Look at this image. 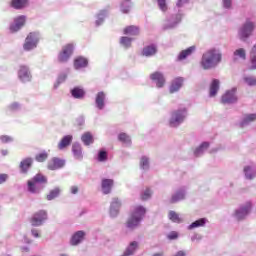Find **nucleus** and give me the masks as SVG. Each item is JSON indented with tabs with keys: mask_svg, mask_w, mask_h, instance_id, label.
<instances>
[{
	"mask_svg": "<svg viewBox=\"0 0 256 256\" xmlns=\"http://www.w3.org/2000/svg\"><path fill=\"white\" fill-rule=\"evenodd\" d=\"M221 59H223L221 51L219 49L211 48L203 53L200 65L202 69L209 71V69H215V67L221 63Z\"/></svg>",
	"mask_w": 256,
	"mask_h": 256,
	"instance_id": "nucleus-1",
	"label": "nucleus"
},
{
	"mask_svg": "<svg viewBox=\"0 0 256 256\" xmlns=\"http://www.w3.org/2000/svg\"><path fill=\"white\" fill-rule=\"evenodd\" d=\"M145 213H147V209H145V207L141 205L134 207L131 215L126 221V227L129 231H135V229L139 227L145 217Z\"/></svg>",
	"mask_w": 256,
	"mask_h": 256,
	"instance_id": "nucleus-2",
	"label": "nucleus"
},
{
	"mask_svg": "<svg viewBox=\"0 0 256 256\" xmlns=\"http://www.w3.org/2000/svg\"><path fill=\"white\" fill-rule=\"evenodd\" d=\"M45 185H47V178L43 174L38 173L32 179L28 180L27 189L33 195H39L45 189Z\"/></svg>",
	"mask_w": 256,
	"mask_h": 256,
	"instance_id": "nucleus-3",
	"label": "nucleus"
},
{
	"mask_svg": "<svg viewBox=\"0 0 256 256\" xmlns=\"http://www.w3.org/2000/svg\"><path fill=\"white\" fill-rule=\"evenodd\" d=\"M188 115H189V110L185 106H180L177 109H174L170 113V119H169L170 127H179V125L185 122V119H187Z\"/></svg>",
	"mask_w": 256,
	"mask_h": 256,
	"instance_id": "nucleus-4",
	"label": "nucleus"
},
{
	"mask_svg": "<svg viewBox=\"0 0 256 256\" xmlns=\"http://www.w3.org/2000/svg\"><path fill=\"white\" fill-rule=\"evenodd\" d=\"M183 19V15L181 13L178 14H172L166 18L163 24L164 31H170L173 29H177L179 27V24L181 23Z\"/></svg>",
	"mask_w": 256,
	"mask_h": 256,
	"instance_id": "nucleus-5",
	"label": "nucleus"
},
{
	"mask_svg": "<svg viewBox=\"0 0 256 256\" xmlns=\"http://www.w3.org/2000/svg\"><path fill=\"white\" fill-rule=\"evenodd\" d=\"M253 31H255V23L251 20H246V22L240 27L238 31V35L242 41L249 39L251 35H253Z\"/></svg>",
	"mask_w": 256,
	"mask_h": 256,
	"instance_id": "nucleus-6",
	"label": "nucleus"
},
{
	"mask_svg": "<svg viewBox=\"0 0 256 256\" xmlns=\"http://www.w3.org/2000/svg\"><path fill=\"white\" fill-rule=\"evenodd\" d=\"M39 32H31L25 39V43L23 45L24 51H33V49H37V45L39 43Z\"/></svg>",
	"mask_w": 256,
	"mask_h": 256,
	"instance_id": "nucleus-7",
	"label": "nucleus"
},
{
	"mask_svg": "<svg viewBox=\"0 0 256 256\" xmlns=\"http://www.w3.org/2000/svg\"><path fill=\"white\" fill-rule=\"evenodd\" d=\"M253 207V204L251 202H246L242 206H240L238 209L235 210L234 212V218L237 221H243L249 213H251V209Z\"/></svg>",
	"mask_w": 256,
	"mask_h": 256,
	"instance_id": "nucleus-8",
	"label": "nucleus"
},
{
	"mask_svg": "<svg viewBox=\"0 0 256 256\" xmlns=\"http://www.w3.org/2000/svg\"><path fill=\"white\" fill-rule=\"evenodd\" d=\"M73 51H75V45L67 44L62 47V51L58 54L59 63H67L69 59H71V55H73Z\"/></svg>",
	"mask_w": 256,
	"mask_h": 256,
	"instance_id": "nucleus-9",
	"label": "nucleus"
},
{
	"mask_svg": "<svg viewBox=\"0 0 256 256\" xmlns=\"http://www.w3.org/2000/svg\"><path fill=\"white\" fill-rule=\"evenodd\" d=\"M48 216H47V211L45 210H40L36 213L33 214L31 218V226L32 227H41L45 221H47Z\"/></svg>",
	"mask_w": 256,
	"mask_h": 256,
	"instance_id": "nucleus-10",
	"label": "nucleus"
},
{
	"mask_svg": "<svg viewBox=\"0 0 256 256\" xmlns=\"http://www.w3.org/2000/svg\"><path fill=\"white\" fill-rule=\"evenodd\" d=\"M237 88H232L231 90H228L225 92V94L222 96V103L224 105H233V103H237Z\"/></svg>",
	"mask_w": 256,
	"mask_h": 256,
	"instance_id": "nucleus-11",
	"label": "nucleus"
},
{
	"mask_svg": "<svg viewBox=\"0 0 256 256\" xmlns=\"http://www.w3.org/2000/svg\"><path fill=\"white\" fill-rule=\"evenodd\" d=\"M186 197H187V188L180 187L172 194L170 198V203H179V201H185Z\"/></svg>",
	"mask_w": 256,
	"mask_h": 256,
	"instance_id": "nucleus-12",
	"label": "nucleus"
},
{
	"mask_svg": "<svg viewBox=\"0 0 256 256\" xmlns=\"http://www.w3.org/2000/svg\"><path fill=\"white\" fill-rule=\"evenodd\" d=\"M65 159L53 157L50 161H48V169L49 171H57L59 169H63L65 167Z\"/></svg>",
	"mask_w": 256,
	"mask_h": 256,
	"instance_id": "nucleus-13",
	"label": "nucleus"
},
{
	"mask_svg": "<svg viewBox=\"0 0 256 256\" xmlns=\"http://www.w3.org/2000/svg\"><path fill=\"white\" fill-rule=\"evenodd\" d=\"M31 167H33V158L27 157L22 159L19 164L21 175H27L31 171Z\"/></svg>",
	"mask_w": 256,
	"mask_h": 256,
	"instance_id": "nucleus-14",
	"label": "nucleus"
},
{
	"mask_svg": "<svg viewBox=\"0 0 256 256\" xmlns=\"http://www.w3.org/2000/svg\"><path fill=\"white\" fill-rule=\"evenodd\" d=\"M18 77L22 83H29L31 81V70L29 66L22 65L18 71Z\"/></svg>",
	"mask_w": 256,
	"mask_h": 256,
	"instance_id": "nucleus-15",
	"label": "nucleus"
},
{
	"mask_svg": "<svg viewBox=\"0 0 256 256\" xmlns=\"http://www.w3.org/2000/svg\"><path fill=\"white\" fill-rule=\"evenodd\" d=\"M27 17L24 15L18 16L14 19V22L10 25V31L12 33H17V31L21 30L23 25H25Z\"/></svg>",
	"mask_w": 256,
	"mask_h": 256,
	"instance_id": "nucleus-16",
	"label": "nucleus"
},
{
	"mask_svg": "<svg viewBox=\"0 0 256 256\" xmlns=\"http://www.w3.org/2000/svg\"><path fill=\"white\" fill-rule=\"evenodd\" d=\"M151 81L155 83L158 89H161L165 85V76L161 72H154L150 75Z\"/></svg>",
	"mask_w": 256,
	"mask_h": 256,
	"instance_id": "nucleus-17",
	"label": "nucleus"
},
{
	"mask_svg": "<svg viewBox=\"0 0 256 256\" xmlns=\"http://www.w3.org/2000/svg\"><path fill=\"white\" fill-rule=\"evenodd\" d=\"M85 235H87V233H85L83 230L75 232L71 237L70 244L76 246L83 243L85 240Z\"/></svg>",
	"mask_w": 256,
	"mask_h": 256,
	"instance_id": "nucleus-18",
	"label": "nucleus"
},
{
	"mask_svg": "<svg viewBox=\"0 0 256 256\" xmlns=\"http://www.w3.org/2000/svg\"><path fill=\"white\" fill-rule=\"evenodd\" d=\"M72 155L76 161H83V147L79 142L72 145Z\"/></svg>",
	"mask_w": 256,
	"mask_h": 256,
	"instance_id": "nucleus-19",
	"label": "nucleus"
},
{
	"mask_svg": "<svg viewBox=\"0 0 256 256\" xmlns=\"http://www.w3.org/2000/svg\"><path fill=\"white\" fill-rule=\"evenodd\" d=\"M107 100V95L105 92H98L95 98V106L99 111L105 109V101Z\"/></svg>",
	"mask_w": 256,
	"mask_h": 256,
	"instance_id": "nucleus-20",
	"label": "nucleus"
},
{
	"mask_svg": "<svg viewBox=\"0 0 256 256\" xmlns=\"http://www.w3.org/2000/svg\"><path fill=\"white\" fill-rule=\"evenodd\" d=\"M119 209H121V200L119 198H113L110 204V217H117L119 215Z\"/></svg>",
	"mask_w": 256,
	"mask_h": 256,
	"instance_id": "nucleus-21",
	"label": "nucleus"
},
{
	"mask_svg": "<svg viewBox=\"0 0 256 256\" xmlns=\"http://www.w3.org/2000/svg\"><path fill=\"white\" fill-rule=\"evenodd\" d=\"M256 121V114H245L241 121L239 122V127H248V125H251V123H254Z\"/></svg>",
	"mask_w": 256,
	"mask_h": 256,
	"instance_id": "nucleus-22",
	"label": "nucleus"
},
{
	"mask_svg": "<svg viewBox=\"0 0 256 256\" xmlns=\"http://www.w3.org/2000/svg\"><path fill=\"white\" fill-rule=\"evenodd\" d=\"M87 65H89V60H87V58L83 56H78L74 60V69H76L77 71H79V69H85Z\"/></svg>",
	"mask_w": 256,
	"mask_h": 256,
	"instance_id": "nucleus-23",
	"label": "nucleus"
},
{
	"mask_svg": "<svg viewBox=\"0 0 256 256\" xmlns=\"http://www.w3.org/2000/svg\"><path fill=\"white\" fill-rule=\"evenodd\" d=\"M195 49V46H190L187 49L182 50L177 56V61H185L187 57H191V55L195 53Z\"/></svg>",
	"mask_w": 256,
	"mask_h": 256,
	"instance_id": "nucleus-24",
	"label": "nucleus"
},
{
	"mask_svg": "<svg viewBox=\"0 0 256 256\" xmlns=\"http://www.w3.org/2000/svg\"><path fill=\"white\" fill-rule=\"evenodd\" d=\"M142 55L143 57H153L154 55H157V45L150 44L148 46H145L142 49Z\"/></svg>",
	"mask_w": 256,
	"mask_h": 256,
	"instance_id": "nucleus-25",
	"label": "nucleus"
},
{
	"mask_svg": "<svg viewBox=\"0 0 256 256\" xmlns=\"http://www.w3.org/2000/svg\"><path fill=\"white\" fill-rule=\"evenodd\" d=\"M181 87H183V78L178 77L172 81V83L169 87V91H170V93H177V91H179V89H181Z\"/></svg>",
	"mask_w": 256,
	"mask_h": 256,
	"instance_id": "nucleus-26",
	"label": "nucleus"
},
{
	"mask_svg": "<svg viewBox=\"0 0 256 256\" xmlns=\"http://www.w3.org/2000/svg\"><path fill=\"white\" fill-rule=\"evenodd\" d=\"M207 223H209V220H207V218H200L188 225L187 229L188 231H193V229H198V227H205Z\"/></svg>",
	"mask_w": 256,
	"mask_h": 256,
	"instance_id": "nucleus-27",
	"label": "nucleus"
},
{
	"mask_svg": "<svg viewBox=\"0 0 256 256\" xmlns=\"http://www.w3.org/2000/svg\"><path fill=\"white\" fill-rule=\"evenodd\" d=\"M101 187L103 194L109 195V193H111V189H113V179H103Z\"/></svg>",
	"mask_w": 256,
	"mask_h": 256,
	"instance_id": "nucleus-28",
	"label": "nucleus"
},
{
	"mask_svg": "<svg viewBox=\"0 0 256 256\" xmlns=\"http://www.w3.org/2000/svg\"><path fill=\"white\" fill-rule=\"evenodd\" d=\"M71 143H73V136L72 135H66L59 142L58 149L60 151H63V149H66V147H69V145H71Z\"/></svg>",
	"mask_w": 256,
	"mask_h": 256,
	"instance_id": "nucleus-29",
	"label": "nucleus"
},
{
	"mask_svg": "<svg viewBox=\"0 0 256 256\" xmlns=\"http://www.w3.org/2000/svg\"><path fill=\"white\" fill-rule=\"evenodd\" d=\"M245 178L249 181L255 179L256 177V167L255 166H246L244 167Z\"/></svg>",
	"mask_w": 256,
	"mask_h": 256,
	"instance_id": "nucleus-30",
	"label": "nucleus"
},
{
	"mask_svg": "<svg viewBox=\"0 0 256 256\" xmlns=\"http://www.w3.org/2000/svg\"><path fill=\"white\" fill-rule=\"evenodd\" d=\"M209 149V142H202L199 147H197L194 150V156L196 157H202L204 155L205 151Z\"/></svg>",
	"mask_w": 256,
	"mask_h": 256,
	"instance_id": "nucleus-31",
	"label": "nucleus"
},
{
	"mask_svg": "<svg viewBox=\"0 0 256 256\" xmlns=\"http://www.w3.org/2000/svg\"><path fill=\"white\" fill-rule=\"evenodd\" d=\"M29 5V0H11V7L13 9L21 10L25 9Z\"/></svg>",
	"mask_w": 256,
	"mask_h": 256,
	"instance_id": "nucleus-32",
	"label": "nucleus"
},
{
	"mask_svg": "<svg viewBox=\"0 0 256 256\" xmlns=\"http://www.w3.org/2000/svg\"><path fill=\"white\" fill-rule=\"evenodd\" d=\"M81 141L84 145H86V147H89V145H93L95 140L93 139V134H91V132H85L81 136Z\"/></svg>",
	"mask_w": 256,
	"mask_h": 256,
	"instance_id": "nucleus-33",
	"label": "nucleus"
},
{
	"mask_svg": "<svg viewBox=\"0 0 256 256\" xmlns=\"http://www.w3.org/2000/svg\"><path fill=\"white\" fill-rule=\"evenodd\" d=\"M71 95L74 99H83V97H85V90L79 87H74L71 90Z\"/></svg>",
	"mask_w": 256,
	"mask_h": 256,
	"instance_id": "nucleus-34",
	"label": "nucleus"
},
{
	"mask_svg": "<svg viewBox=\"0 0 256 256\" xmlns=\"http://www.w3.org/2000/svg\"><path fill=\"white\" fill-rule=\"evenodd\" d=\"M234 61H237V59H242L245 61L247 59V52H245V49L239 48L234 51L233 53Z\"/></svg>",
	"mask_w": 256,
	"mask_h": 256,
	"instance_id": "nucleus-35",
	"label": "nucleus"
},
{
	"mask_svg": "<svg viewBox=\"0 0 256 256\" xmlns=\"http://www.w3.org/2000/svg\"><path fill=\"white\" fill-rule=\"evenodd\" d=\"M220 82L218 79H213L210 85V97H215L219 91Z\"/></svg>",
	"mask_w": 256,
	"mask_h": 256,
	"instance_id": "nucleus-36",
	"label": "nucleus"
},
{
	"mask_svg": "<svg viewBox=\"0 0 256 256\" xmlns=\"http://www.w3.org/2000/svg\"><path fill=\"white\" fill-rule=\"evenodd\" d=\"M124 35H130L135 37L139 35V27L137 26H128L124 29Z\"/></svg>",
	"mask_w": 256,
	"mask_h": 256,
	"instance_id": "nucleus-37",
	"label": "nucleus"
},
{
	"mask_svg": "<svg viewBox=\"0 0 256 256\" xmlns=\"http://www.w3.org/2000/svg\"><path fill=\"white\" fill-rule=\"evenodd\" d=\"M60 193H61V189H59V187L52 189L49 192V194L46 196L47 201H53V199H57Z\"/></svg>",
	"mask_w": 256,
	"mask_h": 256,
	"instance_id": "nucleus-38",
	"label": "nucleus"
},
{
	"mask_svg": "<svg viewBox=\"0 0 256 256\" xmlns=\"http://www.w3.org/2000/svg\"><path fill=\"white\" fill-rule=\"evenodd\" d=\"M105 17H107V11L105 10L100 11V13L97 15V18H96V22H95L96 27L103 25V22L105 21Z\"/></svg>",
	"mask_w": 256,
	"mask_h": 256,
	"instance_id": "nucleus-39",
	"label": "nucleus"
},
{
	"mask_svg": "<svg viewBox=\"0 0 256 256\" xmlns=\"http://www.w3.org/2000/svg\"><path fill=\"white\" fill-rule=\"evenodd\" d=\"M140 169L143 171H149V157L142 156L140 159Z\"/></svg>",
	"mask_w": 256,
	"mask_h": 256,
	"instance_id": "nucleus-40",
	"label": "nucleus"
},
{
	"mask_svg": "<svg viewBox=\"0 0 256 256\" xmlns=\"http://www.w3.org/2000/svg\"><path fill=\"white\" fill-rule=\"evenodd\" d=\"M131 5V0H124L120 6L122 13H129L131 11Z\"/></svg>",
	"mask_w": 256,
	"mask_h": 256,
	"instance_id": "nucleus-41",
	"label": "nucleus"
},
{
	"mask_svg": "<svg viewBox=\"0 0 256 256\" xmlns=\"http://www.w3.org/2000/svg\"><path fill=\"white\" fill-rule=\"evenodd\" d=\"M118 140L121 141L124 145H131V137L125 133H121L118 135Z\"/></svg>",
	"mask_w": 256,
	"mask_h": 256,
	"instance_id": "nucleus-42",
	"label": "nucleus"
},
{
	"mask_svg": "<svg viewBox=\"0 0 256 256\" xmlns=\"http://www.w3.org/2000/svg\"><path fill=\"white\" fill-rule=\"evenodd\" d=\"M132 41H133L132 38L123 36L120 38V45H122V47H125L126 49H129V47H131Z\"/></svg>",
	"mask_w": 256,
	"mask_h": 256,
	"instance_id": "nucleus-43",
	"label": "nucleus"
},
{
	"mask_svg": "<svg viewBox=\"0 0 256 256\" xmlns=\"http://www.w3.org/2000/svg\"><path fill=\"white\" fill-rule=\"evenodd\" d=\"M168 219L172 221L173 223H181V218L179 217V214L175 211H170L168 214Z\"/></svg>",
	"mask_w": 256,
	"mask_h": 256,
	"instance_id": "nucleus-44",
	"label": "nucleus"
},
{
	"mask_svg": "<svg viewBox=\"0 0 256 256\" xmlns=\"http://www.w3.org/2000/svg\"><path fill=\"white\" fill-rule=\"evenodd\" d=\"M48 157H49V154L43 151L42 153H39L38 155L35 156V160L38 163H44V161H47Z\"/></svg>",
	"mask_w": 256,
	"mask_h": 256,
	"instance_id": "nucleus-45",
	"label": "nucleus"
},
{
	"mask_svg": "<svg viewBox=\"0 0 256 256\" xmlns=\"http://www.w3.org/2000/svg\"><path fill=\"white\" fill-rule=\"evenodd\" d=\"M152 195H153V191H151V189L147 188L146 190H144L141 193V199H142V201H147V200L151 199Z\"/></svg>",
	"mask_w": 256,
	"mask_h": 256,
	"instance_id": "nucleus-46",
	"label": "nucleus"
},
{
	"mask_svg": "<svg viewBox=\"0 0 256 256\" xmlns=\"http://www.w3.org/2000/svg\"><path fill=\"white\" fill-rule=\"evenodd\" d=\"M97 159L100 163H105V161H107L108 159V156H107V151L105 150H100L98 152V156H97Z\"/></svg>",
	"mask_w": 256,
	"mask_h": 256,
	"instance_id": "nucleus-47",
	"label": "nucleus"
},
{
	"mask_svg": "<svg viewBox=\"0 0 256 256\" xmlns=\"http://www.w3.org/2000/svg\"><path fill=\"white\" fill-rule=\"evenodd\" d=\"M67 80V75L62 73L58 76L56 83L54 84V89H57L61 83H65Z\"/></svg>",
	"mask_w": 256,
	"mask_h": 256,
	"instance_id": "nucleus-48",
	"label": "nucleus"
},
{
	"mask_svg": "<svg viewBox=\"0 0 256 256\" xmlns=\"http://www.w3.org/2000/svg\"><path fill=\"white\" fill-rule=\"evenodd\" d=\"M245 83L249 85V87H255L256 85V77L254 76H248L244 78Z\"/></svg>",
	"mask_w": 256,
	"mask_h": 256,
	"instance_id": "nucleus-49",
	"label": "nucleus"
},
{
	"mask_svg": "<svg viewBox=\"0 0 256 256\" xmlns=\"http://www.w3.org/2000/svg\"><path fill=\"white\" fill-rule=\"evenodd\" d=\"M222 7L227 10L233 9V0H222Z\"/></svg>",
	"mask_w": 256,
	"mask_h": 256,
	"instance_id": "nucleus-50",
	"label": "nucleus"
},
{
	"mask_svg": "<svg viewBox=\"0 0 256 256\" xmlns=\"http://www.w3.org/2000/svg\"><path fill=\"white\" fill-rule=\"evenodd\" d=\"M0 141L1 143H13L14 139L9 135H0Z\"/></svg>",
	"mask_w": 256,
	"mask_h": 256,
	"instance_id": "nucleus-51",
	"label": "nucleus"
},
{
	"mask_svg": "<svg viewBox=\"0 0 256 256\" xmlns=\"http://www.w3.org/2000/svg\"><path fill=\"white\" fill-rule=\"evenodd\" d=\"M158 7L163 12L167 11V1L166 0H157Z\"/></svg>",
	"mask_w": 256,
	"mask_h": 256,
	"instance_id": "nucleus-52",
	"label": "nucleus"
},
{
	"mask_svg": "<svg viewBox=\"0 0 256 256\" xmlns=\"http://www.w3.org/2000/svg\"><path fill=\"white\" fill-rule=\"evenodd\" d=\"M179 238V233H177L176 231H172L167 235V239H169L170 241H175V239Z\"/></svg>",
	"mask_w": 256,
	"mask_h": 256,
	"instance_id": "nucleus-53",
	"label": "nucleus"
},
{
	"mask_svg": "<svg viewBox=\"0 0 256 256\" xmlns=\"http://www.w3.org/2000/svg\"><path fill=\"white\" fill-rule=\"evenodd\" d=\"M201 239H203V236L201 234L195 233L194 235L191 236L192 243H199Z\"/></svg>",
	"mask_w": 256,
	"mask_h": 256,
	"instance_id": "nucleus-54",
	"label": "nucleus"
},
{
	"mask_svg": "<svg viewBox=\"0 0 256 256\" xmlns=\"http://www.w3.org/2000/svg\"><path fill=\"white\" fill-rule=\"evenodd\" d=\"M21 105L17 102H13L12 104L9 105L10 111H18L20 109Z\"/></svg>",
	"mask_w": 256,
	"mask_h": 256,
	"instance_id": "nucleus-55",
	"label": "nucleus"
},
{
	"mask_svg": "<svg viewBox=\"0 0 256 256\" xmlns=\"http://www.w3.org/2000/svg\"><path fill=\"white\" fill-rule=\"evenodd\" d=\"M250 69L253 71L256 69V56H250Z\"/></svg>",
	"mask_w": 256,
	"mask_h": 256,
	"instance_id": "nucleus-56",
	"label": "nucleus"
},
{
	"mask_svg": "<svg viewBox=\"0 0 256 256\" xmlns=\"http://www.w3.org/2000/svg\"><path fill=\"white\" fill-rule=\"evenodd\" d=\"M190 0H178L176 3L177 7H185L189 3Z\"/></svg>",
	"mask_w": 256,
	"mask_h": 256,
	"instance_id": "nucleus-57",
	"label": "nucleus"
},
{
	"mask_svg": "<svg viewBox=\"0 0 256 256\" xmlns=\"http://www.w3.org/2000/svg\"><path fill=\"white\" fill-rule=\"evenodd\" d=\"M9 179V175L7 174H0V185H3Z\"/></svg>",
	"mask_w": 256,
	"mask_h": 256,
	"instance_id": "nucleus-58",
	"label": "nucleus"
},
{
	"mask_svg": "<svg viewBox=\"0 0 256 256\" xmlns=\"http://www.w3.org/2000/svg\"><path fill=\"white\" fill-rule=\"evenodd\" d=\"M70 193H71L72 195H77V194L79 193V187H77V186H71V187H70Z\"/></svg>",
	"mask_w": 256,
	"mask_h": 256,
	"instance_id": "nucleus-59",
	"label": "nucleus"
},
{
	"mask_svg": "<svg viewBox=\"0 0 256 256\" xmlns=\"http://www.w3.org/2000/svg\"><path fill=\"white\" fill-rule=\"evenodd\" d=\"M77 125H79L80 127L85 125V118L83 116L77 119Z\"/></svg>",
	"mask_w": 256,
	"mask_h": 256,
	"instance_id": "nucleus-60",
	"label": "nucleus"
},
{
	"mask_svg": "<svg viewBox=\"0 0 256 256\" xmlns=\"http://www.w3.org/2000/svg\"><path fill=\"white\" fill-rule=\"evenodd\" d=\"M31 234L33 237H35L36 239H38V237H41V235H39V230L37 229H32L31 230Z\"/></svg>",
	"mask_w": 256,
	"mask_h": 256,
	"instance_id": "nucleus-61",
	"label": "nucleus"
},
{
	"mask_svg": "<svg viewBox=\"0 0 256 256\" xmlns=\"http://www.w3.org/2000/svg\"><path fill=\"white\" fill-rule=\"evenodd\" d=\"M250 57H256V44L253 46L250 52Z\"/></svg>",
	"mask_w": 256,
	"mask_h": 256,
	"instance_id": "nucleus-62",
	"label": "nucleus"
},
{
	"mask_svg": "<svg viewBox=\"0 0 256 256\" xmlns=\"http://www.w3.org/2000/svg\"><path fill=\"white\" fill-rule=\"evenodd\" d=\"M21 251H22L23 253H29V247H28V246H22V247H21Z\"/></svg>",
	"mask_w": 256,
	"mask_h": 256,
	"instance_id": "nucleus-63",
	"label": "nucleus"
},
{
	"mask_svg": "<svg viewBox=\"0 0 256 256\" xmlns=\"http://www.w3.org/2000/svg\"><path fill=\"white\" fill-rule=\"evenodd\" d=\"M175 256H185V252L180 250L176 253Z\"/></svg>",
	"mask_w": 256,
	"mask_h": 256,
	"instance_id": "nucleus-64",
	"label": "nucleus"
}]
</instances>
